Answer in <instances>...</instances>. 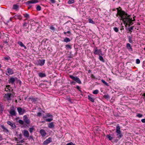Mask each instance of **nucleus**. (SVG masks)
<instances>
[{
    "mask_svg": "<svg viewBox=\"0 0 145 145\" xmlns=\"http://www.w3.org/2000/svg\"><path fill=\"white\" fill-rule=\"evenodd\" d=\"M117 10V13L116 16L117 17L119 16L120 17V19L122 20L124 24L126 25H128L129 26L133 24V22L135 21V20L133 17V19L131 15H128L125 12L123 11L119 7L116 8Z\"/></svg>",
    "mask_w": 145,
    "mask_h": 145,
    "instance_id": "f257e3e1",
    "label": "nucleus"
},
{
    "mask_svg": "<svg viewBox=\"0 0 145 145\" xmlns=\"http://www.w3.org/2000/svg\"><path fill=\"white\" fill-rule=\"evenodd\" d=\"M34 130V127H31L29 129V132L31 133H32V132H33V130Z\"/></svg>",
    "mask_w": 145,
    "mask_h": 145,
    "instance_id": "c756f323",
    "label": "nucleus"
},
{
    "mask_svg": "<svg viewBox=\"0 0 145 145\" xmlns=\"http://www.w3.org/2000/svg\"><path fill=\"white\" fill-rule=\"evenodd\" d=\"M99 91L98 90L96 89L93 91V93L94 94H97L98 93Z\"/></svg>",
    "mask_w": 145,
    "mask_h": 145,
    "instance_id": "58836bf2",
    "label": "nucleus"
},
{
    "mask_svg": "<svg viewBox=\"0 0 145 145\" xmlns=\"http://www.w3.org/2000/svg\"><path fill=\"white\" fill-rule=\"evenodd\" d=\"M48 127L50 128H54V123L53 122H52L50 123H49L48 125Z\"/></svg>",
    "mask_w": 145,
    "mask_h": 145,
    "instance_id": "393cba45",
    "label": "nucleus"
},
{
    "mask_svg": "<svg viewBox=\"0 0 145 145\" xmlns=\"http://www.w3.org/2000/svg\"><path fill=\"white\" fill-rule=\"evenodd\" d=\"M101 81L103 84H105L107 86H109L108 84L104 80H101Z\"/></svg>",
    "mask_w": 145,
    "mask_h": 145,
    "instance_id": "c9c22d12",
    "label": "nucleus"
},
{
    "mask_svg": "<svg viewBox=\"0 0 145 145\" xmlns=\"http://www.w3.org/2000/svg\"><path fill=\"white\" fill-rule=\"evenodd\" d=\"M94 54L99 56L103 55L101 50V49H98L97 47H94Z\"/></svg>",
    "mask_w": 145,
    "mask_h": 145,
    "instance_id": "7ed1b4c3",
    "label": "nucleus"
},
{
    "mask_svg": "<svg viewBox=\"0 0 145 145\" xmlns=\"http://www.w3.org/2000/svg\"><path fill=\"white\" fill-rule=\"evenodd\" d=\"M116 132L117 134L118 133H121L120 128L119 124L117 125L116 129Z\"/></svg>",
    "mask_w": 145,
    "mask_h": 145,
    "instance_id": "6ab92c4d",
    "label": "nucleus"
},
{
    "mask_svg": "<svg viewBox=\"0 0 145 145\" xmlns=\"http://www.w3.org/2000/svg\"><path fill=\"white\" fill-rule=\"evenodd\" d=\"M65 47L67 48L71 49V46L70 45H65Z\"/></svg>",
    "mask_w": 145,
    "mask_h": 145,
    "instance_id": "c03bdc74",
    "label": "nucleus"
},
{
    "mask_svg": "<svg viewBox=\"0 0 145 145\" xmlns=\"http://www.w3.org/2000/svg\"><path fill=\"white\" fill-rule=\"evenodd\" d=\"M38 2L37 0H31L28 1L27 3V4H33L37 3Z\"/></svg>",
    "mask_w": 145,
    "mask_h": 145,
    "instance_id": "4468645a",
    "label": "nucleus"
},
{
    "mask_svg": "<svg viewBox=\"0 0 145 145\" xmlns=\"http://www.w3.org/2000/svg\"><path fill=\"white\" fill-rule=\"evenodd\" d=\"M4 58L5 60L8 61L10 59V58L8 56L4 57Z\"/></svg>",
    "mask_w": 145,
    "mask_h": 145,
    "instance_id": "de8ad7c7",
    "label": "nucleus"
},
{
    "mask_svg": "<svg viewBox=\"0 0 145 145\" xmlns=\"http://www.w3.org/2000/svg\"><path fill=\"white\" fill-rule=\"evenodd\" d=\"M3 131L7 133L9 132L8 130L3 125H0Z\"/></svg>",
    "mask_w": 145,
    "mask_h": 145,
    "instance_id": "ddd939ff",
    "label": "nucleus"
},
{
    "mask_svg": "<svg viewBox=\"0 0 145 145\" xmlns=\"http://www.w3.org/2000/svg\"><path fill=\"white\" fill-rule=\"evenodd\" d=\"M56 0H50V1L52 3H54L55 2Z\"/></svg>",
    "mask_w": 145,
    "mask_h": 145,
    "instance_id": "4d7b16f0",
    "label": "nucleus"
},
{
    "mask_svg": "<svg viewBox=\"0 0 145 145\" xmlns=\"http://www.w3.org/2000/svg\"><path fill=\"white\" fill-rule=\"evenodd\" d=\"M52 142V138L50 137L49 138L44 141L43 143V144L46 145Z\"/></svg>",
    "mask_w": 145,
    "mask_h": 145,
    "instance_id": "0eeeda50",
    "label": "nucleus"
},
{
    "mask_svg": "<svg viewBox=\"0 0 145 145\" xmlns=\"http://www.w3.org/2000/svg\"><path fill=\"white\" fill-rule=\"evenodd\" d=\"M51 118L47 119L45 120L47 122H50L53 120V117H51Z\"/></svg>",
    "mask_w": 145,
    "mask_h": 145,
    "instance_id": "4c0bfd02",
    "label": "nucleus"
},
{
    "mask_svg": "<svg viewBox=\"0 0 145 145\" xmlns=\"http://www.w3.org/2000/svg\"><path fill=\"white\" fill-rule=\"evenodd\" d=\"M24 17L26 18H29V16L28 14H26L25 15H24Z\"/></svg>",
    "mask_w": 145,
    "mask_h": 145,
    "instance_id": "8fccbe9b",
    "label": "nucleus"
},
{
    "mask_svg": "<svg viewBox=\"0 0 145 145\" xmlns=\"http://www.w3.org/2000/svg\"><path fill=\"white\" fill-rule=\"evenodd\" d=\"M12 88L9 85L6 86V87L5 88V91L7 92H10L12 90Z\"/></svg>",
    "mask_w": 145,
    "mask_h": 145,
    "instance_id": "a211bd4d",
    "label": "nucleus"
},
{
    "mask_svg": "<svg viewBox=\"0 0 145 145\" xmlns=\"http://www.w3.org/2000/svg\"><path fill=\"white\" fill-rule=\"evenodd\" d=\"M133 28L134 27L132 26L128 28V29L129 30V31L128 32V33H129L130 34H131V32H132V30L133 29Z\"/></svg>",
    "mask_w": 145,
    "mask_h": 145,
    "instance_id": "b1692460",
    "label": "nucleus"
},
{
    "mask_svg": "<svg viewBox=\"0 0 145 145\" xmlns=\"http://www.w3.org/2000/svg\"><path fill=\"white\" fill-rule=\"evenodd\" d=\"M99 56V59L103 61V62H104V59L103 58V57L102 56H101V55H100V56Z\"/></svg>",
    "mask_w": 145,
    "mask_h": 145,
    "instance_id": "473e14b6",
    "label": "nucleus"
},
{
    "mask_svg": "<svg viewBox=\"0 0 145 145\" xmlns=\"http://www.w3.org/2000/svg\"><path fill=\"white\" fill-rule=\"evenodd\" d=\"M66 33H67L69 34V35H70L71 34V32L69 31H67L66 32Z\"/></svg>",
    "mask_w": 145,
    "mask_h": 145,
    "instance_id": "bf43d9fd",
    "label": "nucleus"
},
{
    "mask_svg": "<svg viewBox=\"0 0 145 145\" xmlns=\"http://www.w3.org/2000/svg\"><path fill=\"white\" fill-rule=\"evenodd\" d=\"M76 88L78 89H80V87L78 86H76Z\"/></svg>",
    "mask_w": 145,
    "mask_h": 145,
    "instance_id": "e2e57ef3",
    "label": "nucleus"
},
{
    "mask_svg": "<svg viewBox=\"0 0 145 145\" xmlns=\"http://www.w3.org/2000/svg\"><path fill=\"white\" fill-rule=\"evenodd\" d=\"M67 99L71 103H72V102H71V99H70V97L67 98Z\"/></svg>",
    "mask_w": 145,
    "mask_h": 145,
    "instance_id": "5fc2aeb1",
    "label": "nucleus"
},
{
    "mask_svg": "<svg viewBox=\"0 0 145 145\" xmlns=\"http://www.w3.org/2000/svg\"><path fill=\"white\" fill-rule=\"evenodd\" d=\"M22 132L24 135L25 137L28 138L29 137V134L28 131L26 130H24Z\"/></svg>",
    "mask_w": 145,
    "mask_h": 145,
    "instance_id": "6e6552de",
    "label": "nucleus"
},
{
    "mask_svg": "<svg viewBox=\"0 0 145 145\" xmlns=\"http://www.w3.org/2000/svg\"><path fill=\"white\" fill-rule=\"evenodd\" d=\"M18 44L21 47H24L25 49L27 48L26 47L24 44L21 41L18 42Z\"/></svg>",
    "mask_w": 145,
    "mask_h": 145,
    "instance_id": "4be33fe9",
    "label": "nucleus"
},
{
    "mask_svg": "<svg viewBox=\"0 0 145 145\" xmlns=\"http://www.w3.org/2000/svg\"><path fill=\"white\" fill-rule=\"evenodd\" d=\"M13 97V95L11 93H7L5 94L4 98L5 101H7L9 102L11 100V98L12 97Z\"/></svg>",
    "mask_w": 145,
    "mask_h": 145,
    "instance_id": "f03ea898",
    "label": "nucleus"
},
{
    "mask_svg": "<svg viewBox=\"0 0 145 145\" xmlns=\"http://www.w3.org/2000/svg\"><path fill=\"white\" fill-rule=\"evenodd\" d=\"M50 29L53 31H54L55 30V28L53 26H51L50 27Z\"/></svg>",
    "mask_w": 145,
    "mask_h": 145,
    "instance_id": "37998d69",
    "label": "nucleus"
},
{
    "mask_svg": "<svg viewBox=\"0 0 145 145\" xmlns=\"http://www.w3.org/2000/svg\"><path fill=\"white\" fill-rule=\"evenodd\" d=\"M29 139H33V137L31 136H29Z\"/></svg>",
    "mask_w": 145,
    "mask_h": 145,
    "instance_id": "052dcab7",
    "label": "nucleus"
},
{
    "mask_svg": "<svg viewBox=\"0 0 145 145\" xmlns=\"http://www.w3.org/2000/svg\"><path fill=\"white\" fill-rule=\"evenodd\" d=\"M19 123L23 125L24 124V121L21 120H19Z\"/></svg>",
    "mask_w": 145,
    "mask_h": 145,
    "instance_id": "79ce46f5",
    "label": "nucleus"
},
{
    "mask_svg": "<svg viewBox=\"0 0 145 145\" xmlns=\"http://www.w3.org/2000/svg\"><path fill=\"white\" fill-rule=\"evenodd\" d=\"M7 123L9 125H10L11 127L13 128H16V126L13 123H12L11 121H7Z\"/></svg>",
    "mask_w": 145,
    "mask_h": 145,
    "instance_id": "f8f14e48",
    "label": "nucleus"
},
{
    "mask_svg": "<svg viewBox=\"0 0 145 145\" xmlns=\"http://www.w3.org/2000/svg\"><path fill=\"white\" fill-rule=\"evenodd\" d=\"M104 97L105 98H109V96L108 95H105Z\"/></svg>",
    "mask_w": 145,
    "mask_h": 145,
    "instance_id": "603ef678",
    "label": "nucleus"
},
{
    "mask_svg": "<svg viewBox=\"0 0 145 145\" xmlns=\"http://www.w3.org/2000/svg\"><path fill=\"white\" fill-rule=\"evenodd\" d=\"M40 133L41 135L43 137H45L46 135V133L45 131L43 129H41L40 130Z\"/></svg>",
    "mask_w": 145,
    "mask_h": 145,
    "instance_id": "dca6fc26",
    "label": "nucleus"
},
{
    "mask_svg": "<svg viewBox=\"0 0 145 145\" xmlns=\"http://www.w3.org/2000/svg\"><path fill=\"white\" fill-rule=\"evenodd\" d=\"M74 3V0H69L68 1V3L69 4H71Z\"/></svg>",
    "mask_w": 145,
    "mask_h": 145,
    "instance_id": "72a5a7b5",
    "label": "nucleus"
},
{
    "mask_svg": "<svg viewBox=\"0 0 145 145\" xmlns=\"http://www.w3.org/2000/svg\"><path fill=\"white\" fill-rule=\"evenodd\" d=\"M17 80V78L16 77H11L8 80L9 83L13 84L15 81Z\"/></svg>",
    "mask_w": 145,
    "mask_h": 145,
    "instance_id": "423d86ee",
    "label": "nucleus"
},
{
    "mask_svg": "<svg viewBox=\"0 0 145 145\" xmlns=\"http://www.w3.org/2000/svg\"><path fill=\"white\" fill-rule=\"evenodd\" d=\"M2 136L0 134V140H1L2 139Z\"/></svg>",
    "mask_w": 145,
    "mask_h": 145,
    "instance_id": "680f3d73",
    "label": "nucleus"
},
{
    "mask_svg": "<svg viewBox=\"0 0 145 145\" xmlns=\"http://www.w3.org/2000/svg\"><path fill=\"white\" fill-rule=\"evenodd\" d=\"M128 38L129 42L130 43H132L133 42V41L132 40V37L130 36H128Z\"/></svg>",
    "mask_w": 145,
    "mask_h": 145,
    "instance_id": "2f4dec72",
    "label": "nucleus"
},
{
    "mask_svg": "<svg viewBox=\"0 0 145 145\" xmlns=\"http://www.w3.org/2000/svg\"><path fill=\"white\" fill-rule=\"evenodd\" d=\"M69 77L71 79L75 81L77 83L79 84H81L82 82L80 80L78 77L77 76L74 77L72 75H70Z\"/></svg>",
    "mask_w": 145,
    "mask_h": 145,
    "instance_id": "20e7f679",
    "label": "nucleus"
},
{
    "mask_svg": "<svg viewBox=\"0 0 145 145\" xmlns=\"http://www.w3.org/2000/svg\"><path fill=\"white\" fill-rule=\"evenodd\" d=\"M137 116L139 118H141L142 116V115L140 114H137Z\"/></svg>",
    "mask_w": 145,
    "mask_h": 145,
    "instance_id": "49530a36",
    "label": "nucleus"
},
{
    "mask_svg": "<svg viewBox=\"0 0 145 145\" xmlns=\"http://www.w3.org/2000/svg\"><path fill=\"white\" fill-rule=\"evenodd\" d=\"M24 120L26 124H28L29 123V120L27 116L26 115L24 116L23 117Z\"/></svg>",
    "mask_w": 145,
    "mask_h": 145,
    "instance_id": "9d476101",
    "label": "nucleus"
},
{
    "mask_svg": "<svg viewBox=\"0 0 145 145\" xmlns=\"http://www.w3.org/2000/svg\"><path fill=\"white\" fill-rule=\"evenodd\" d=\"M114 31L116 32H118L119 31L118 28L117 27H114Z\"/></svg>",
    "mask_w": 145,
    "mask_h": 145,
    "instance_id": "a19ab883",
    "label": "nucleus"
},
{
    "mask_svg": "<svg viewBox=\"0 0 145 145\" xmlns=\"http://www.w3.org/2000/svg\"><path fill=\"white\" fill-rule=\"evenodd\" d=\"M117 135L118 136L117 137L119 139H120V138H121L123 136V135L121 133H118Z\"/></svg>",
    "mask_w": 145,
    "mask_h": 145,
    "instance_id": "c85d7f7f",
    "label": "nucleus"
},
{
    "mask_svg": "<svg viewBox=\"0 0 145 145\" xmlns=\"http://www.w3.org/2000/svg\"><path fill=\"white\" fill-rule=\"evenodd\" d=\"M39 76L42 78L45 77L46 75L44 73L40 72L39 73Z\"/></svg>",
    "mask_w": 145,
    "mask_h": 145,
    "instance_id": "cd10ccee",
    "label": "nucleus"
},
{
    "mask_svg": "<svg viewBox=\"0 0 145 145\" xmlns=\"http://www.w3.org/2000/svg\"><path fill=\"white\" fill-rule=\"evenodd\" d=\"M4 110V107L3 103L0 102V113H2Z\"/></svg>",
    "mask_w": 145,
    "mask_h": 145,
    "instance_id": "9b49d317",
    "label": "nucleus"
},
{
    "mask_svg": "<svg viewBox=\"0 0 145 145\" xmlns=\"http://www.w3.org/2000/svg\"><path fill=\"white\" fill-rule=\"evenodd\" d=\"M29 99L31 100L32 102H34L37 101V99L36 98H34L33 97H29Z\"/></svg>",
    "mask_w": 145,
    "mask_h": 145,
    "instance_id": "a878e982",
    "label": "nucleus"
},
{
    "mask_svg": "<svg viewBox=\"0 0 145 145\" xmlns=\"http://www.w3.org/2000/svg\"><path fill=\"white\" fill-rule=\"evenodd\" d=\"M45 60L44 59L43 60H39L38 61L37 65L40 66H42L44 65L45 63Z\"/></svg>",
    "mask_w": 145,
    "mask_h": 145,
    "instance_id": "1a4fd4ad",
    "label": "nucleus"
},
{
    "mask_svg": "<svg viewBox=\"0 0 145 145\" xmlns=\"http://www.w3.org/2000/svg\"><path fill=\"white\" fill-rule=\"evenodd\" d=\"M88 99L91 101L92 102H94L95 101V99L93 98V97H92V95H89L88 96Z\"/></svg>",
    "mask_w": 145,
    "mask_h": 145,
    "instance_id": "aec40b11",
    "label": "nucleus"
},
{
    "mask_svg": "<svg viewBox=\"0 0 145 145\" xmlns=\"http://www.w3.org/2000/svg\"><path fill=\"white\" fill-rule=\"evenodd\" d=\"M47 117H53V116L50 114L47 113L46 114V115L45 116H43V118L44 119L45 118H47Z\"/></svg>",
    "mask_w": 145,
    "mask_h": 145,
    "instance_id": "5701e85b",
    "label": "nucleus"
},
{
    "mask_svg": "<svg viewBox=\"0 0 145 145\" xmlns=\"http://www.w3.org/2000/svg\"><path fill=\"white\" fill-rule=\"evenodd\" d=\"M71 41V40L70 39L67 38L66 37L64 40L63 41L64 42H66V43H67L68 42H69Z\"/></svg>",
    "mask_w": 145,
    "mask_h": 145,
    "instance_id": "bb28decb",
    "label": "nucleus"
},
{
    "mask_svg": "<svg viewBox=\"0 0 145 145\" xmlns=\"http://www.w3.org/2000/svg\"><path fill=\"white\" fill-rule=\"evenodd\" d=\"M141 121L143 123H145V118L141 120Z\"/></svg>",
    "mask_w": 145,
    "mask_h": 145,
    "instance_id": "6e6d98bb",
    "label": "nucleus"
},
{
    "mask_svg": "<svg viewBox=\"0 0 145 145\" xmlns=\"http://www.w3.org/2000/svg\"><path fill=\"white\" fill-rule=\"evenodd\" d=\"M19 138L20 139H21L22 138V135L21 134H20L19 135Z\"/></svg>",
    "mask_w": 145,
    "mask_h": 145,
    "instance_id": "13d9d810",
    "label": "nucleus"
},
{
    "mask_svg": "<svg viewBox=\"0 0 145 145\" xmlns=\"http://www.w3.org/2000/svg\"><path fill=\"white\" fill-rule=\"evenodd\" d=\"M18 17L19 19H21L22 18L21 17V16L20 15L18 16Z\"/></svg>",
    "mask_w": 145,
    "mask_h": 145,
    "instance_id": "0e129e2a",
    "label": "nucleus"
},
{
    "mask_svg": "<svg viewBox=\"0 0 145 145\" xmlns=\"http://www.w3.org/2000/svg\"><path fill=\"white\" fill-rule=\"evenodd\" d=\"M64 33L66 35L67 33H66V32H64Z\"/></svg>",
    "mask_w": 145,
    "mask_h": 145,
    "instance_id": "774afa93",
    "label": "nucleus"
},
{
    "mask_svg": "<svg viewBox=\"0 0 145 145\" xmlns=\"http://www.w3.org/2000/svg\"><path fill=\"white\" fill-rule=\"evenodd\" d=\"M36 9L38 11L40 10H41V7L39 5H38L36 7Z\"/></svg>",
    "mask_w": 145,
    "mask_h": 145,
    "instance_id": "ea45409f",
    "label": "nucleus"
},
{
    "mask_svg": "<svg viewBox=\"0 0 145 145\" xmlns=\"http://www.w3.org/2000/svg\"><path fill=\"white\" fill-rule=\"evenodd\" d=\"M66 145H74V144L72 143V142H70L67 144Z\"/></svg>",
    "mask_w": 145,
    "mask_h": 145,
    "instance_id": "09e8293b",
    "label": "nucleus"
},
{
    "mask_svg": "<svg viewBox=\"0 0 145 145\" xmlns=\"http://www.w3.org/2000/svg\"><path fill=\"white\" fill-rule=\"evenodd\" d=\"M17 110L20 115H22L25 112V109H22L21 107L18 108Z\"/></svg>",
    "mask_w": 145,
    "mask_h": 145,
    "instance_id": "39448f33",
    "label": "nucleus"
},
{
    "mask_svg": "<svg viewBox=\"0 0 145 145\" xmlns=\"http://www.w3.org/2000/svg\"><path fill=\"white\" fill-rule=\"evenodd\" d=\"M41 113L40 112H39L37 113V116L40 117L41 116Z\"/></svg>",
    "mask_w": 145,
    "mask_h": 145,
    "instance_id": "3c124183",
    "label": "nucleus"
},
{
    "mask_svg": "<svg viewBox=\"0 0 145 145\" xmlns=\"http://www.w3.org/2000/svg\"><path fill=\"white\" fill-rule=\"evenodd\" d=\"M106 137L109 139V140H111L113 138V137L111 136V135L110 134L107 135Z\"/></svg>",
    "mask_w": 145,
    "mask_h": 145,
    "instance_id": "7c9ffc66",
    "label": "nucleus"
},
{
    "mask_svg": "<svg viewBox=\"0 0 145 145\" xmlns=\"http://www.w3.org/2000/svg\"><path fill=\"white\" fill-rule=\"evenodd\" d=\"M27 23L26 22H25L23 25V26L24 27H26L27 26Z\"/></svg>",
    "mask_w": 145,
    "mask_h": 145,
    "instance_id": "864d4df0",
    "label": "nucleus"
},
{
    "mask_svg": "<svg viewBox=\"0 0 145 145\" xmlns=\"http://www.w3.org/2000/svg\"><path fill=\"white\" fill-rule=\"evenodd\" d=\"M15 103H17V100H15Z\"/></svg>",
    "mask_w": 145,
    "mask_h": 145,
    "instance_id": "338daca9",
    "label": "nucleus"
},
{
    "mask_svg": "<svg viewBox=\"0 0 145 145\" xmlns=\"http://www.w3.org/2000/svg\"><path fill=\"white\" fill-rule=\"evenodd\" d=\"M140 62V60L139 59H137L136 60V63L138 64H139Z\"/></svg>",
    "mask_w": 145,
    "mask_h": 145,
    "instance_id": "a18cd8bd",
    "label": "nucleus"
},
{
    "mask_svg": "<svg viewBox=\"0 0 145 145\" xmlns=\"http://www.w3.org/2000/svg\"><path fill=\"white\" fill-rule=\"evenodd\" d=\"M9 113L10 115L12 116H15L16 114V112H15V110L13 109L10 110L9 112Z\"/></svg>",
    "mask_w": 145,
    "mask_h": 145,
    "instance_id": "f3484780",
    "label": "nucleus"
},
{
    "mask_svg": "<svg viewBox=\"0 0 145 145\" xmlns=\"http://www.w3.org/2000/svg\"><path fill=\"white\" fill-rule=\"evenodd\" d=\"M24 142V141L23 140H22L20 141V142L21 143H23V142Z\"/></svg>",
    "mask_w": 145,
    "mask_h": 145,
    "instance_id": "69168bd1",
    "label": "nucleus"
},
{
    "mask_svg": "<svg viewBox=\"0 0 145 145\" xmlns=\"http://www.w3.org/2000/svg\"><path fill=\"white\" fill-rule=\"evenodd\" d=\"M126 47L130 52H132L133 51V49L130 44L129 43L127 44Z\"/></svg>",
    "mask_w": 145,
    "mask_h": 145,
    "instance_id": "2eb2a0df",
    "label": "nucleus"
},
{
    "mask_svg": "<svg viewBox=\"0 0 145 145\" xmlns=\"http://www.w3.org/2000/svg\"><path fill=\"white\" fill-rule=\"evenodd\" d=\"M7 72L8 74H12L14 72L12 70L9 68L7 69Z\"/></svg>",
    "mask_w": 145,
    "mask_h": 145,
    "instance_id": "412c9836",
    "label": "nucleus"
},
{
    "mask_svg": "<svg viewBox=\"0 0 145 145\" xmlns=\"http://www.w3.org/2000/svg\"><path fill=\"white\" fill-rule=\"evenodd\" d=\"M18 7V6L17 5H14L13 6V9H16Z\"/></svg>",
    "mask_w": 145,
    "mask_h": 145,
    "instance_id": "e433bc0d",
    "label": "nucleus"
},
{
    "mask_svg": "<svg viewBox=\"0 0 145 145\" xmlns=\"http://www.w3.org/2000/svg\"><path fill=\"white\" fill-rule=\"evenodd\" d=\"M89 22V23H91L93 24H95V23L94 21H93L92 20L91 18H89L88 19Z\"/></svg>",
    "mask_w": 145,
    "mask_h": 145,
    "instance_id": "f704fd0d",
    "label": "nucleus"
}]
</instances>
